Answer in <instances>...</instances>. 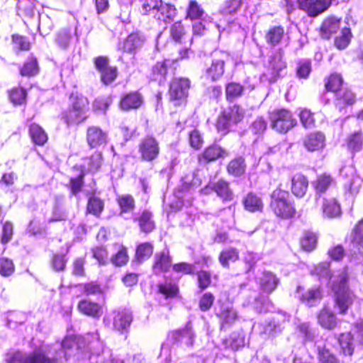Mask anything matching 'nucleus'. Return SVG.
<instances>
[{"label": "nucleus", "mask_w": 363, "mask_h": 363, "mask_svg": "<svg viewBox=\"0 0 363 363\" xmlns=\"http://www.w3.org/2000/svg\"><path fill=\"white\" fill-rule=\"evenodd\" d=\"M128 259L126 248L123 245H120L117 253L111 258V262L115 266L121 267L125 265L128 262Z\"/></svg>", "instance_id": "49530a36"}, {"label": "nucleus", "mask_w": 363, "mask_h": 363, "mask_svg": "<svg viewBox=\"0 0 363 363\" xmlns=\"http://www.w3.org/2000/svg\"><path fill=\"white\" fill-rule=\"evenodd\" d=\"M86 140L91 147H96L106 143L107 135L100 128L91 126L87 129Z\"/></svg>", "instance_id": "a211bd4d"}, {"label": "nucleus", "mask_w": 363, "mask_h": 363, "mask_svg": "<svg viewBox=\"0 0 363 363\" xmlns=\"http://www.w3.org/2000/svg\"><path fill=\"white\" fill-rule=\"evenodd\" d=\"M103 207V203L100 199L91 197L88 202L87 211L94 215L98 216L102 211Z\"/></svg>", "instance_id": "e2e57ef3"}, {"label": "nucleus", "mask_w": 363, "mask_h": 363, "mask_svg": "<svg viewBox=\"0 0 363 363\" xmlns=\"http://www.w3.org/2000/svg\"><path fill=\"white\" fill-rule=\"evenodd\" d=\"M317 242L315 234L311 232L306 233L301 240V245L305 251H312L315 249Z\"/></svg>", "instance_id": "09e8293b"}, {"label": "nucleus", "mask_w": 363, "mask_h": 363, "mask_svg": "<svg viewBox=\"0 0 363 363\" xmlns=\"http://www.w3.org/2000/svg\"><path fill=\"white\" fill-rule=\"evenodd\" d=\"M318 323L324 328L331 330L336 327L337 319L328 306H324L318 315Z\"/></svg>", "instance_id": "aec40b11"}, {"label": "nucleus", "mask_w": 363, "mask_h": 363, "mask_svg": "<svg viewBox=\"0 0 363 363\" xmlns=\"http://www.w3.org/2000/svg\"><path fill=\"white\" fill-rule=\"evenodd\" d=\"M142 104V98L138 93H130L124 96L120 104L121 108L128 111L138 108Z\"/></svg>", "instance_id": "72a5a7b5"}, {"label": "nucleus", "mask_w": 363, "mask_h": 363, "mask_svg": "<svg viewBox=\"0 0 363 363\" xmlns=\"http://www.w3.org/2000/svg\"><path fill=\"white\" fill-rule=\"evenodd\" d=\"M212 189L223 201H231L233 194L229 187V184L224 180H219L212 184Z\"/></svg>", "instance_id": "7c9ffc66"}, {"label": "nucleus", "mask_w": 363, "mask_h": 363, "mask_svg": "<svg viewBox=\"0 0 363 363\" xmlns=\"http://www.w3.org/2000/svg\"><path fill=\"white\" fill-rule=\"evenodd\" d=\"M272 127L276 131L285 133L294 128L297 122L292 114L286 109H278L270 113Z\"/></svg>", "instance_id": "39448f33"}, {"label": "nucleus", "mask_w": 363, "mask_h": 363, "mask_svg": "<svg viewBox=\"0 0 363 363\" xmlns=\"http://www.w3.org/2000/svg\"><path fill=\"white\" fill-rule=\"evenodd\" d=\"M103 162L100 152H95L91 157L86 158L83 164L84 171L94 173L101 167Z\"/></svg>", "instance_id": "2f4dec72"}, {"label": "nucleus", "mask_w": 363, "mask_h": 363, "mask_svg": "<svg viewBox=\"0 0 363 363\" xmlns=\"http://www.w3.org/2000/svg\"><path fill=\"white\" fill-rule=\"evenodd\" d=\"M118 201L122 213L130 212L134 208V199L130 195H123L120 196L118 199Z\"/></svg>", "instance_id": "bf43d9fd"}, {"label": "nucleus", "mask_w": 363, "mask_h": 363, "mask_svg": "<svg viewBox=\"0 0 363 363\" xmlns=\"http://www.w3.org/2000/svg\"><path fill=\"white\" fill-rule=\"evenodd\" d=\"M169 35L175 43L182 44L187 40L192 43V38H189L188 30L184 27L182 21L173 23L169 27Z\"/></svg>", "instance_id": "dca6fc26"}, {"label": "nucleus", "mask_w": 363, "mask_h": 363, "mask_svg": "<svg viewBox=\"0 0 363 363\" xmlns=\"http://www.w3.org/2000/svg\"><path fill=\"white\" fill-rule=\"evenodd\" d=\"M351 36L350 28H342L340 35L335 38V46L340 50L345 49L349 45Z\"/></svg>", "instance_id": "8fccbe9b"}, {"label": "nucleus", "mask_w": 363, "mask_h": 363, "mask_svg": "<svg viewBox=\"0 0 363 363\" xmlns=\"http://www.w3.org/2000/svg\"><path fill=\"white\" fill-rule=\"evenodd\" d=\"M145 41V37L138 33H133L130 34L122 43L118 45V50L123 52L135 54L139 50Z\"/></svg>", "instance_id": "f8f14e48"}, {"label": "nucleus", "mask_w": 363, "mask_h": 363, "mask_svg": "<svg viewBox=\"0 0 363 363\" xmlns=\"http://www.w3.org/2000/svg\"><path fill=\"white\" fill-rule=\"evenodd\" d=\"M153 247L149 242L139 245L136 250V258L139 262L148 259L152 254Z\"/></svg>", "instance_id": "a18cd8bd"}, {"label": "nucleus", "mask_w": 363, "mask_h": 363, "mask_svg": "<svg viewBox=\"0 0 363 363\" xmlns=\"http://www.w3.org/2000/svg\"><path fill=\"white\" fill-rule=\"evenodd\" d=\"M323 215L328 218H335L340 216L341 208L334 198H324L322 206Z\"/></svg>", "instance_id": "4be33fe9"}, {"label": "nucleus", "mask_w": 363, "mask_h": 363, "mask_svg": "<svg viewBox=\"0 0 363 363\" xmlns=\"http://www.w3.org/2000/svg\"><path fill=\"white\" fill-rule=\"evenodd\" d=\"M171 266V259L169 255V251L167 250L161 252L156 253L155 255V263L153 269L155 273H160L169 269Z\"/></svg>", "instance_id": "a878e982"}, {"label": "nucleus", "mask_w": 363, "mask_h": 363, "mask_svg": "<svg viewBox=\"0 0 363 363\" xmlns=\"http://www.w3.org/2000/svg\"><path fill=\"white\" fill-rule=\"evenodd\" d=\"M270 207L274 214L282 218H289L295 214V208L289 199L288 191L277 188L271 194Z\"/></svg>", "instance_id": "7ed1b4c3"}, {"label": "nucleus", "mask_w": 363, "mask_h": 363, "mask_svg": "<svg viewBox=\"0 0 363 363\" xmlns=\"http://www.w3.org/2000/svg\"><path fill=\"white\" fill-rule=\"evenodd\" d=\"M192 21V32L194 35H204L206 30H208L210 25L212 24V18L206 14L203 18Z\"/></svg>", "instance_id": "e433bc0d"}, {"label": "nucleus", "mask_w": 363, "mask_h": 363, "mask_svg": "<svg viewBox=\"0 0 363 363\" xmlns=\"http://www.w3.org/2000/svg\"><path fill=\"white\" fill-rule=\"evenodd\" d=\"M140 230L145 233H150L155 228V223L152 219V214L147 211H144L138 218Z\"/></svg>", "instance_id": "ea45409f"}, {"label": "nucleus", "mask_w": 363, "mask_h": 363, "mask_svg": "<svg viewBox=\"0 0 363 363\" xmlns=\"http://www.w3.org/2000/svg\"><path fill=\"white\" fill-rule=\"evenodd\" d=\"M160 292L166 298L174 297L178 293V287L176 284L164 283L159 286Z\"/></svg>", "instance_id": "69168bd1"}, {"label": "nucleus", "mask_w": 363, "mask_h": 363, "mask_svg": "<svg viewBox=\"0 0 363 363\" xmlns=\"http://www.w3.org/2000/svg\"><path fill=\"white\" fill-rule=\"evenodd\" d=\"M232 123L230 118L228 116L226 112L218 118L216 127L218 132L225 134L228 132L230 124Z\"/></svg>", "instance_id": "774afa93"}, {"label": "nucleus", "mask_w": 363, "mask_h": 363, "mask_svg": "<svg viewBox=\"0 0 363 363\" xmlns=\"http://www.w3.org/2000/svg\"><path fill=\"white\" fill-rule=\"evenodd\" d=\"M318 355L321 363H340L336 356L325 347H318Z\"/></svg>", "instance_id": "4d7b16f0"}, {"label": "nucleus", "mask_w": 363, "mask_h": 363, "mask_svg": "<svg viewBox=\"0 0 363 363\" xmlns=\"http://www.w3.org/2000/svg\"><path fill=\"white\" fill-rule=\"evenodd\" d=\"M29 133L33 143L38 145H43L48 140L46 133L38 124L33 123L30 125Z\"/></svg>", "instance_id": "c9c22d12"}, {"label": "nucleus", "mask_w": 363, "mask_h": 363, "mask_svg": "<svg viewBox=\"0 0 363 363\" xmlns=\"http://www.w3.org/2000/svg\"><path fill=\"white\" fill-rule=\"evenodd\" d=\"M139 152L143 160L151 162L155 160L160 153L158 141L152 136H147L139 144Z\"/></svg>", "instance_id": "6e6552de"}, {"label": "nucleus", "mask_w": 363, "mask_h": 363, "mask_svg": "<svg viewBox=\"0 0 363 363\" xmlns=\"http://www.w3.org/2000/svg\"><path fill=\"white\" fill-rule=\"evenodd\" d=\"M88 99L83 96H77L72 98L71 108L65 115L68 124L79 123L83 122L88 117L89 112Z\"/></svg>", "instance_id": "20e7f679"}, {"label": "nucleus", "mask_w": 363, "mask_h": 363, "mask_svg": "<svg viewBox=\"0 0 363 363\" xmlns=\"http://www.w3.org/2000/svg\"><path fill=\"white\" fill-rule=\"evenodd\" d=\"M243 91V86L240 84L231 82L227 84L225 88L226 97L228 100H233L241 96Z\"/></svg>", "instance_id": "603ef678"}, {"label": "nucleus", "mask_w": 363, "mask_h": 363, "mask_svg": "<svg viewBox=\"0 0 363 363\" xmlns=\"http://www.w3.org/2000/svg\"><path fill=\"white\" fill-rule=\"evenodd\" d=\"M300 121L306 128H313L315 126L313 114L308 109H303L299 113Z\"/></svg>", "instance_id": "680f3d73"}, {"label": "nucleus", "mask_w": 363, "mask_h": 363, "mask_svg": "<svg viewBox=\"0 0 363 363\" xmlns=\"http://www.w3.org/2000/svg\"><path fill=\"white\" fill-rule=\"evenodd\" d=\"M220 319L223 320L225 323H232L237 318L236 311L229 305H223L220 311L218 313Z\"/></svg>", "instance_id": "3c124183"}, {"label": "nucleus", "mask_w": 363, "mask_h": 363, "mask_svg": "<svg viewBox=\"0 0 363 363\" xmlns=\"http://www.w3.org/2000/svg\"><path fill=\"white\" fill-rule=\"evenodd\" d=\"M177 13V11L174 6L161 1L153 16L158 21L167 23L172 21L176 17Z\"/></svg>", "instance_id": "f3484780"}, {"label": "nucleus", "mask_w": 363, "mask_h": 363, "mask_svg": "<svg viewBox=\"0 0 363 363\" xmlns=\"http://www.w3.org/2000/svg\"><path fill=\"white\" fill-rule=\"evenodd\" d=\"M363 145V140L360 133H355L348 138L347 147L353 152L361 150Z\"/></svg>", "instance_id": "5fc2aeb1"}, {"label": "nucleus", "mask_w": 363, "mask_h": 363, "mask_svg": "<svg viewBox=\"0 0 363 363\" xmlns=\"http://www.w3.org/2000/svg\"><path fill=\"white\" fill-rule=\"evenodd\" d=\"M26 91L22 87L13 88L9 92V98L14 105H21L26 101Z\"/></svg>", "instance_id": "de8ad7c7"}, {"label": "nucleus", "mask_w": 363, "mask_h": 363, "mask_svg": "<svg viewBox=\"0 0 363 363\" xmlns=\"http://www.w3.org/2000/svg\"><path fill=\"white\" fill-rule=\"evenodd\" d=\"M144 14L154 13L162 0H140Z\"/></svg>", "instance_id": "338daca9"}, {"label": "nucleus", "mask_w": 363, "mask_h": 363, "mask_svg": "<svg viewBox=\"0 0 363 363\" xmlns=\"http://www.w3.org/2000/svg\"><path fill=\"white\" fill-rule=\"evenodd\" d=\"M228 58V54L224 52H220L219 57H214L211 65L205 70L206 78L212 82L219 79L224 74L225 62Z\"/></svg>", "instance_id": "9d476101"}, {"label": "nucleus", "mask_w": 363, "mask_h": 363, "mask_svg": "<svg viewBox=\"0 0 363 363\" xmlns=\"http://www.w3.org/2000/svg\"><path fill=\"white\" fill-rule=\"evenodd\" d=\"M335 106L340 111L355 101V95L348 89H340L335 94Z\"/></svg>", "instance_id": "bb28decb"}, {"label": "nucleus", "mask_w": 363, "mask_h": 363, "mask_svg": "<svg viewBox=\"0 0 363 363\" xmlns=\"http://www.w3.org/2000/svg\"><path fill=\"white\" fill-rule=\"evenodd\" d=\"M132 320V313L128 309H121L113 313V327L121 333L128 329Z\"/></svg>", "instance_id": "ddd939ff"}, {"label": "nucleus", "mask_w": 363, "mask_h": 363, "mask_svg": "<svg viewBox=\"0 0 363 363\" xmlns=\"http://www.w3.org/2000/svg\"><path fill=\"white\" fill-rule=\"evenodd\" d=\"M299 8L311 17H315L326 11L331 0H298Z\"/></svg>", "instance_id": "1a4fd4ad"}, {"label": "nucleus", "mask_w": 363, "mask_h": 363, "mask_svg": "<svg viewBox=\"0 0 363 363\" xmlns=\"http://www.w3.org/2000/svg\"><path fill=\"white\" fill-rule=\"evenodd\" d=\"M296 296L308 306H313L316 301L321 298V292L319 288H312L303 291L301 286H298L296 289Z\"/></svg>", "instance_id": "6ab92c4d"}, {"label": "nucleus", "mask_w": 363, "mask_h": 363, "mask_svg": "<svg viewBox=\"0 0 363 363\" xmlns=\"http://www.w3.org/2000/svg\"><path fill=\"white\" fill-rule=\"evenodd\" d=\"M308 186L307 178L301 174H295L291 179V191L293 194L302 198L306 194Z\"/></svg>", "instance_id": "412c9836"}, {"label": "nucleus", "mask_w": 363, "mask_h": 363, "mask_svg": "<svg viewBox=\"0 0 363 363\" xmlns=\"http://www.w3.org/2000/svg\"><path fill=\"white\" fill-rule=\"evenodd\" d=\"M227 156V153L220 147L213 145L208 147L203 153V157L208 161H213L219 157H223Z\"/></svg>", "instance_id": "a19ab883"}, {"label": "nucleus", "mask_w": 363, "mask_h": 363, "mask_svg": "<svg viewBox=\"0 0 363 363\" xmlns=\"http://www.w3.org/2000/svg\"><path fill=\"white\" fill-rule=\"evenodd\" d=\"M340 28V20L335 17L326 18L320 28V34L324 38H329Z\"/></svg>", "instance_id": "c756f323"}, {"label": "nucleus", "mask_w": 363, "mask_h": 363, "mask_svg": "<svg viewBox=\"0 0 363 363\" xmlns=\"http://www.w3.org/2000/svg\"><path fill=\"white\" fill-rule=\"evenodd\" d=\"M218 259L223 267H228L230 262H234L239 259V252L235 248H227L221 251Z\"/></svg>", "instance_id": "58836bf2"}, {"label": "nucleus", "mask_w": 363, "mask_h": 363, "mask_svg": "<svg viewBox=\"0 0 363 363\" xmlns=\"http://www.w3.org/2000/svg\"><path fill=\"white\" fill-rule=\"evenodd\" d=\"M33 0H20L18 4V11L23 12L26 16L31 17L34 14Z\"/></svg>", "instance_id": "0e129e2a"}, {"label": "nucleus", "mask_w": 363, "mask_h": 363, "mask_svg": "<svg viewBox=\"0 0 363 363\" xmlns=\"http://www.w3.org/2000/svg\"><path fill=\"white\" fill-rule=\"evenodd\" d=\"M228 171L230 174L234 176H240L245 171V164L242 157L232 160L228 166Z\"/></svg>", "instance_id": "c03bdc74"}, {"label": "nucleus", "mask_w": 363, "mask_h": 363, "mask_svg": "<svg viewBox=\"0 0 363 363\" xmlns=\"http://www.w3.org/2000/svg\"><path fill=\"white\" fill-rule=\"evenodd\" d=\"M269 63L272 69H273L272 76L267 78L266 74H262L260 76L261 82H265L267 80L270 83L274 82L276 80L277 77L279 75V72L284 69L286 67L281 53H279L277 56L272 57Z\"/></svg>", "instance_id": "b1692460"}, {"label": "nucleus", "mask_w": 363, "mask_h": 363, "mask_svg": "<svg viewBox=\"0 0 363 363\" xmlns=\"http://www.w3.org/2000/svg\"><path fill=\"white\" fill-rule=\"evenodd\" d=\"M340 175L345 179L344 183L345 189L350 194L354 195L359 191L361 180L355 175V169L353 166H345L340 169Z\"/></svg>", "instance_id": "9b49d317"}, {"label": "nucleus", "mask_w": 363, "mask_h": 363, "mask_svg": "<svg viewBox=\"0 0 363 363\" xmlns=\"http://www.w3.org/2000/svg\"><path fill=\"white\" fill-rule=\"evenodd\" d=\"M77 344L76 338L73 336H67L62 341V350L57 352L54 357H50L43 349H39L23 354L20 352H15L6 358L7 363H62L67 359V350L72 348Z\"/></svg>", "instance_id": "f03ea898"}, {"label": "nucleus", "mask_w": 363, "mask_h": 363, "mask_svg": "<svg viewBox=\"0 0 363 363\" xmlns=\"http://www.w3.org/2000/svg\"><path fill=\"white\" fill-rule=\"evenodd\" d=\"M168 339L181 347H190L193 346L195 335L190 323H188L183 329L170 332L168 335Z\"/></svg>", "instance_id": "0eeeda50"}, {"label": "nucleus", "mask_w": 363, "mask_h": 363, "mask_svg": "<svg viewBox=\"0 0 363 363\" xmlns=\"http://www.w3.org/2000/svg\"><path fill=\"white\" fill-rule=\"evenodd\" d=\"M242 203L245 209L249 212H261L264 204L262 199L254 193H249L243 199Z\"/></svg>", "instance_id": "393cba45"}, {"label": "nucleus", "mask_w": 363, "mask_h": 363, "mask_svg": "<svg viewBox=\"0 0 363 363\" xmlns=\"http://www.w3.org/2000/svg\"><path fill=\"white\" fill-rule=\"evenodd\" d=\"M14 264L12 260L8 258H0V274L6 277L11 276L14 272Z\"/></svg>", "instance_id": "052dcab7"}, {"label": "nucleus", "mask_w": 363, "mask_h": 363, "mask_svg": "<svg viewBox=\"0 0 363 363\" xmlns=\"http://www.w3.org/2000/svg\"><path fill=\"white\" fill-rule=\"evenodd\" d=\"M354 341L363 344V320L357 323L354 336L350 333H342L340 335L338 342L344 354H352Z\"/></svg>", "instance_id": "423d86ee"}, {"label": "nucleus", "mask_w": 363, "mask_h": 363, "mask_svg": "<svg viewBox=\"0 0 363 363\" xmlns=\"http://www.w3.org/2000/svg\"><path fill=\"white\" fill-rule=\"evenodd\" d=\"M38 67L37 60L34 57H30L24 64L21 69V74L23 76H33L38 73Z\"/></svg>", "instance_id": "864d4df0"}, {"label": "nucleus", "mask_w": 363, "mask_h": 363, "mask_svg": "<svg viewBox=\"0 0 363 363\" xmlns=\"http://www.w3.org/2000/svg\"><path fill=\"white\" fill-rule=\"evenodd\" d=\"M334 184L335 180L330 175L327 174L319 175L313 183L316 195L325 193Z\"/></svg>", "instance_id": "473e14b6"}, {"label": "nucleus", "mask_w": 363, "mask_h": 363, "mask_svg": "<svg viewBox=\"0 0 363 363\" xmlns=\"http://www.w3.org/2000/svg\"><path fill=\"white\" fill-rule=\"evenodd\" d=\"M190 82L186 78H175L169 87L170 97L173 100L183 99L187 96Z\"/></svg>", "instance_id": "4468645a"}, {"label": "nucleus", "mask_w": 363, "mask_h": 363, "mask_svg": "<svg viewBox=\"0 0 363 363\" xmlns=\"http://www.w3.org/2000/svg\"><path fill=\"white\" fill-rule=\"evenodd\" d=\"M312 273L319 277L320 279L327 281L329 279L330 286L335 295V306L339 310V313H346L354 298V295L347 286V273L346 270L342 269L330 275L329 264L323 262L315 266Z\"/></svg>", "instance_id": "f257e3e1"}, {"label": "nucleus", "mask_w": 363, "mask_h": 363, "mask_svg": "<svg viewBox=\"0 0 363 363\" xmlns=\"http://www.w3.org/2000/svg\"><path fill=\"white\" fill-rule=\"evenodd\" d=\"M258 283L264 292L270 294L277 288L279 280L272 272H264L258 278Z\"/></svg>", "instance_id": "5701e85b"}, {"label": "nucleus", "mask_w": 363, "mask_h": 363, "mask_svg": "<svg viewBox=\"0 0 363 363\" xmlns=\"http://www.w3.org/2000/svg\"><path fill=\"white\" fill-rule=\"evenodd\" d=\"M303 143L308 151H318L325 145V136L321 132L311 133L305 136Z\"/></svg>", "instance_id": "2eb2a0df"}, {"label": "nucleus", "mask_w": 363, "mask_h": 363, "mask_svg": "<svg viewBox=\"0 0 363 363\" xmlns=\"http://www.w3.org/2000/svg\"><path fill=\"white\" fill-rule=\"evenodd\" d=\"M342 84V79L340 74H333L329 77L325 88L328 91L335 92V94L340 90L339 88Z\"/></svg>", "instance_id": "13d9d810"}, {"label": "nucleus", "mask_w": 363, "mask_h": 363, "mask_svg": "<svg viewBox=\"0 0 363 363\" xmlns=\"http://www.w3.org/2000/svg\"><path fill=\"white\" fill-rule=\"evenodd\" d=\"M243 305H252L253 308L259 313L270 310V303L269 300L264 298H257L256 292H253L252 294L250 295V300L245 301Z\"/></svg>", "instance_id": "f704fd0d"}, {"label": "nucleus", "mask_w": 363, "mask_h": 363, "mask_svg": "<svg viewBox=\"0 0 363 363\" xmlns=\"http://www.w3.org/2000/svg\"><path fill=\"white\" fill-rule=\"evenodd\" d=\"M352 242L358 247L359 252L362 253L361 247L363 250V220L359 221L354 228Z\"/></svg>", "instance_id": "6e6d98bb"}, {"label": "nucleus", "mask_w": 363, "mask_h": 363, "mask_svg": "<svg viewBox=\"0 0 363 363\" xmlns=\"http://www.w3.org/2000/svg\"><path fill=\"white\" fill-rule=\"evenodd\" d=\"M167 72V68L166 62L164 61L157 62L152 67V79L155 81H158L159 84H161L165 80Z\"/></svg>", "instance_id": "37998d69"}, {"label": "nucleus", "mask_w": 363, "mask_h": 363, "mask_svg": "<svg viewBox=\"0 0 363 363\" xmlns=\"http://www.w3.org/2000/svg\"><path fill=\"white\" fill-rule=\"evenodd\" d=\"M204 16V11L201 5L196 1H190L186 9V19H190L191 21L199 20Z\"/></svg>", "instance_id": "4c0bfd02"}, {"label": "nucleus", "mask_w": 363, "mask_h": 363, "mask_svg": "<svg viewBox=\"0 0 363 363\" xmlns=\"http://www.w3.org/2000/svg\"><path fill=\"white\" fill-rule=\"evenodd\" d=\"M78 308L82 313L93 317L99 318L101 314V306L88 300H82L78 304Z\"/></svg>", "instance_id": "cd10ccee"}, {"label": "nucleus", "mask_w": 363, "mask_h": 363, "mask_svg": "<svg viewBox=\"0 0 363 363\" xmlns=\"http://www.w3.org/2000/svg\"><path fill=\"white\" fill-rule=\"evenodd\" d=\"M284 38V29L281 26L270 28L265 36L267 43L272 46H277L281 44Z\"/></svg>", "instance_id": "c85d7f7f"}, {"label": "nucleus", "mask_w": 363, "mask_h": 363, "mask_svg": "<svg viewBox=\"0 0 363 363\" xmlns=\"http://www.w3.org/2000/svg\"><path fill=\"white\" fill-rule=\"evenodd\" d=\"M242 4V0H226L220 9L223 15H233L236 13Z\"/></svg>", "instance_id": "79ce46f5"}]
</instances>
